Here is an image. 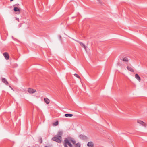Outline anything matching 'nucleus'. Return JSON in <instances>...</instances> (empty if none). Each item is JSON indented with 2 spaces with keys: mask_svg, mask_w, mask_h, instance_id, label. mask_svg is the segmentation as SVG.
I'll return each instance as SVG.
<instances>
[{
  "mask_svg": "<svg viewBox=\"0 0 147 147\" xmlns=\"http://www.w3.org/2000/svg\"><path fill=\"white\" fill-rule=\"evenodd\" d=\"M63 134V132L62 131H59L57 134L55 136L53 137L52 140L56 141L59 143H61L62 141L61 136Z\"/></svg>",
  "mask_w": 147,
  "mask_h": 147,
  "instance_id": "obj_1",
  "label": "nucleus"
},
{
  "mask_svg": "<svg viewBox=\"0 0 147 147\" xmlns=\"http://www.w3.org/2000/svg\"><path fill=\"white\" fill-rule=\"evenodd\" d=\"M64 143H65V144H66L67 145H68L70 147H72L73 146L69 140L67 138H66L65 139Z\"/></svg>",
  "mask_w": 147,
  "mask_h": 147,
  "instance_id": "obj_2",
  "label": "nucleus"
},
{
  "mask_svg": "<svg viewBox=\"0 0 147 147\" xmlns=\"http://www.w3.org/2000/svg\"><path fill=\"white\" fill-rule=\"evenodd\" d=\"M79 138L81 140H86L88 139L87 136L83 134H80L79 135Z\"/></svg>",
  "mask_w": 147,
  "mask_h": 147,
  "instance_id": "obj_3",
  "label": "nucleus"
},
{
  "mask_svg": "<svg viewBox=\"0 0 147 147\" xmlns=\"http://www.w3.org/2000/svg\"><path fill=\"white\" fill-rule=\"evenodd\" d=\"M36 91L35 89H33L31 88H29L28 89V92L32 94L35 93Z\"/></svg>",
  "mask_w": 147,
  "mask_h": 147,
  "instance_id": "obj_4",
  "label": "nucleus"
},
{
  "mask_svg": "<svg viewBox=\"0 0 147 147\" xmlns=\"http://www.w3.org/2000/svg\"><path fill=\"white\" fill-rule=\"evenodd\" d=\"M75 40L76 42H78V43H80V45L81 46H82L83 47L85 50H86V46H85V45L84 44H83L82 42H80L78 40Z\"/></svg>",
  "mask_w": 147,
  "mask_h": 147,
  "instance_id": "obj_5",
  "label": "nucleus"
},
{
  "mask_svg": "<svg viewBox=\"0 0 147 147\" xmlns=\"http://www.w3.org/2000/svg\"><path fill=\"white\" fill-rule=\"evenodd\" d=\"M2 82L6 85H7L9 84V83L7 80L5 78H2Z\"/></svg>",
  "mask_w": 147,
  "mask_h": 147,
  "instance_id": "obj_6",
  "label": "nucleus"
},
{
  "mask_svg": "<svg viewBox=\"0 0 147 147\" xmlns=\"http://www.w3.org/2000/svg\"><path fill=\"white\" fill-rule=\"evenodd\" d=\"M3 55L4 56V57L5 58L6 60H8L9 59V55L7 53V52H5L3 53Z\"/></svg>",
  "mask_w": 147,
  "mask_h": 147,
  "instance_id": "obj_7",
  "label": "nucleus"
},
{
  "mask_svg": "<svg viewBox=\"0 0 147 147\" xmlns=\"http://www.w3.org/2000/svg\"><path fill=\"white\" fill-rule=\"evenodd\" d=\"M137 123H139L140 124L142 125L143 126L145 127L146 126V124L143 121L140 120H138L137 121Z\"/></svg>",
  "mask_w": 147,
  "mask_h": 147,
  "instance_id": "obj_8",
  "label": "nucleus"
},
{
  "mask_svg": "<svg viewBox=\"0 0 147 147\" xmlns=\"http://www.w3.org/2000/svg\"><path fill=\"white\" fill-rule=\"evenodd\" d=\"M135 77L139 82L140 81L141 78L138 74H136L135 75Z\"/></svg>",
  "mask_w": 147,
  "mask_h": 147,
  "instance_id": "obj_9",
  "label": "nucleus"
},
{
  "mask_svg": "<svg viewBox=\"0 0 147 147\" xmlns=\"http://www.w3.org/2000/svg\"><path fill=\"white\" fill-rule=\"evenodd\" d=\"M87 146L89 147H93L94 145L92 142H89L88 143Z\"/></svg>",
  "mask_w": 147,
  "mask_h": 147,
  "instance_id": "obj_10",
  "label": "nucleus"
},
{
  "mask_svg": "<svg viewBox=\"0 0 147 147\" xmlns=\"http://www.w3.org/2000/svg\"><path fill=\"white\" fill-rule=\"evenodd\" d=\"M45 102L47 104H49L50 102V100L47 98H44Z\"/></svg>",
  "mask_w": 147,
  "mask_h": 147,
  "instance_id": "obj_11",
  "label": "nucleus"
},
{
  "mask_svg": "<svg viewBox=\"0 0 147 147\" xmlns=\"http://www.w3.org/2000/svg\"><path fill=\"white\" fill-rule=\"evenodd\" d=\"M127 68L128 71L131 72H133L134 71V69L130 66H127Z\"/></svg>",
  "mask_w": 147,
  "mask_h": 147,
  "instance_id": "obj_12",
  "label": "nucleus"
},
{
  "mask_svg": "<svg viewBox=\"0 0 147 147\" xmlns=\"http://www.w3.org/2000/svg\"><path fill=\"white\" fill-rule=\"evenodd\" d=\"M13 10H14V11L15 12L18 11L19 12V13H20V9L19 8H18L17 7H14V8H13Z\"/></svg>",
  "mask_w": 147,
  "mask_h": 147,
  "instance_id": "obj_13",
  "label": "nucleus"
},
{
  "mask_svg": "<svg viewBox=\"0 0 147 147\" xmlns=\"http://www.w3.org/2000/svg\"><path fill=\"white\" fill-rule=\"evenodd\" d=\"M122 61L124 62H128L129 60L127 57H125L122 59Z\"/></svg>",
  "mask_w": 147,
  "mask_h": 147,
  "instance_id": "obj_14",
  "label": "nucleus"
},
{
  "mask_svg": "<svg viewBox=\"0 0 147 147\" xmlns=\"http://www.w3.org/2000/svg\"><path fill=\"white\" fill-rule=\"evenodd\" d=\"M66 117H71L73 116V115L71 114H65L64 115Z\"/></svg>",
  "mask_w": 147,
  "mask_h": 147,
  "instance_id": "obj_15",
  "label": "nucleus"
},
{
  "mask_svg": "<svg viewBox=\"0 0 147 147\" xmlns=\"http://www.w3.org/2000/svg\"><path fill=\"white\" fill-rule=\"evenodd\" d=\"M74 75L77 78L81 79V78L79 75H78L77 74H74Z\"/></svg>",
  "mask_w": 147,
  "mask_h": 147,
  "instance_id": "obj_16",
  "label": "nucleus"
},
{
  "mask_svg": "<svg viewBox=\"0 0 147 147\" xmlns=\"http://www.w3.org/2000/svg\"><path fill=\"white\" fill-rule=\"evenodd\" d=\"M80 144L79 143H78L76 144V145L75 147H80Z\"/></svg>",
  "mask_w": 147,
  "mask_h": 147,
  "instance_id": "obj_17",
  "label": "nucleus"
},
{
  "mask_svg": "<svg viewBox=\"0 0 147 147\" xmlns=\"http://www.w3.org/2000/svg\"><path fill=\"white\" fill-rule=\"evenodd\" d=\"M58 124V122L57 121L55 122L54 123L53 125L55 126H56Z\"/></svg>",
  "mask_w": 147,
  "mask_h": 147,
  "instance_id": "obj_18",
  "label": "nucleus"
},
{
  "mask_svg": "<svg viewBox=\"0 0 147 147\" xmlns=\"http://www.w3.org/2000/svg\"><path fill=\"white\" fill-rule=\"evenodd\" d=\"M19 4L18 3H17L15 4V5H13V6H15V7H18L19 6Z\"/></svg>",
  "mask_w": 147,
  "mask_h": 147,
  "instance_id": "obj_19",
  "label": "nucleus"
},
{
  "mask_svg": "<svg viewBox=\"0 0 147 147\" xmlns=\"http://www.w3.org/2000/svg\"><path fill=\"white\" fill-rule=\"evenodd\" d=\"M39 142L40 144H41L42 143V138H40V139H39Z\"/></svg>",
  "mask_w": 147,
  "mask_h": 147,
  "instance_id": "obj_20",
  "label": "nucleus"
},
{
  "mask_svg": "<svg viewBox=\"0 0 147 147\" xmlns=\"http://www.w3.org/2000/svg\"><path fill=\"white\" fill-rule=\"evenodd\" d=\"M71 142H72V143L74 144H75L76 143V142L75 141V140H71Z\"/></svg>",
  "mask_w": 147,
  "mask_h": 147,
  "instance_id": "obj_21",
  "label": "nucleus"
},
{
  "mask_svg": "<svg viewBox=\"0 0 147 147\" xmlns=\"http://www.w3.org/2000/svg\"><path fill=\"white\" fill-rule=\"evenodd\" d=\"M64 145L65 147H68L67 146V145L66 144H65V143H64Z\"/></svg>",
  "mask_w": 147,
  "mask_h": 147,
  "instance_id": "obj_22",
  "label": "nucleus"
},
{
  "mask_svg": "<svg viewBox=\"0 0 147 147\" xmlns=\"http://www.w3.org/2000/svg\"><path fill=\"white\" fill-rule=\"evenodd\" d=\"M16 20H18V21H19V19L18 18H16Z\"/></svg>",
  "mask_w": 147,
  "mask_h": 147,
  "instance_id": "obj_23",
  "label": "nucleus"
},
{
  "mask_svg": "<svg viewBox=\"0 0 147 147\" xmlns=\"http://www.w3.org/2000/svg\"><path fill=\"white\" fill-rule=\"evenodd\" d=\"M13 0H10V1L11 2H12V1Z\"/></svg>",
  "mask_w": 147,
  "mask_h": 147,
  "instance_id": "obj_24",
  "label": "nucleus"
},
{
  "mask_svg": "<svg viewBox=\"0 0 147 147\" xmlns=\"http://www.w3.org/2000/svg\"><path fill=\"white\" fill-rule=\"evenodd\" d=\"M9 87H10L12 89V88H11V87L10 86H9Z\"/></svg>",
  "mask_w": 147,
  "mask_h": 147,
  "instance_id": "obj_25",
  "label": "nucleus"
},
{
  "mask_svg": "<svg viewBox=\"0 0 147 147\" xmlns=\"http://www.w3.org/2000/svg\"><path fill=\"white\" fill-rule=\"evenodd\" d=\"M60 38H61V36H60Z\"/></svg>",
  "mask_w": 147,
  "mask_h": 147,
  "instance_id": "obj_26",
  "label": "nucleus"
},
{
  "mask_svg": "<svg viewBox=\"0 0 147 147\" xmlns=\"http://www.w3.org/2000/svg\"><path fill=\"white\" fill-rule=\"evenodd\" d=\"M48 147L47 146H45V147Z\"/></svg>",
  "mask_w": 147,
  "mask_h": 147,
  "instance_id": "obj_27",
  "label": "nucleus"
}]
</instances>
